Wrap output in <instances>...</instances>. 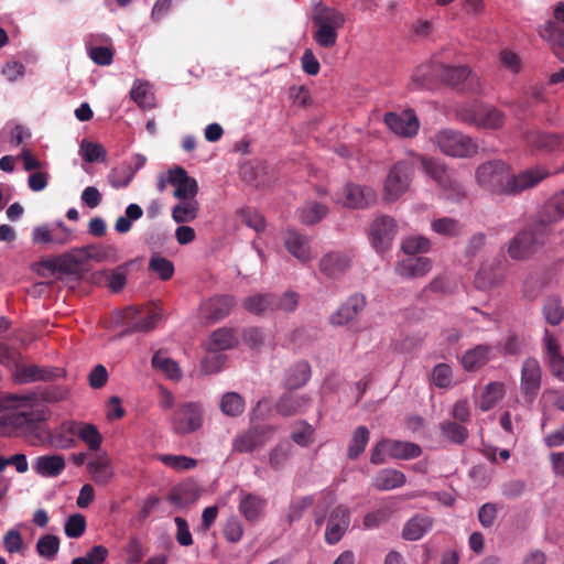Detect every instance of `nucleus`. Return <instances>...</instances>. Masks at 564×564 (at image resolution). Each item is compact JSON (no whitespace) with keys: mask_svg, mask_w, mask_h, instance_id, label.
I'll return each instance as SVG.
<instances>
[{"mask_svg":"<svg viewBox=\"0 0 564 564\" xmlns=\"http://www.w3.org/2000/svg\"><path fill=\"white\" fill-rule=\"evenodd\" d=\"M550 171L536 165L514 174L512 167L501 161L491 160L481 163L475 172L477 184L494 196H517L535 187L550 176Z\"/></svg>","mask_w":564,"mask_h":564,"instance_id":"f257e3e1","label":"nucleus"},{"mask_svg":"<svg viewBox=\"0 0 564 564\" xmlns=\"http://www.w3.org/2000/svg\"><path fill=\"white\" fill-rule=\"evenodd\" d=\"M441 82L462 91L478 93L479 79L466 66H448L438 62H431L417 67L412 75V84L415 88H433Z\"/></svg>","mask_w":564,"mask_h":564,"instance_id":"f03ea898","label":"nucleus"},{"mask_svg":"<svg viewBox=\"0 0 564 564\" xmlns=\"http://www.w3.org/2000/svg\"><path fill=\"white\" fill-rule=\"evenodd\" d=\"M36 393H0V427L35 431L40 425V416L33 411L37 404Z\"/></svg>","mask_w":564,"mask_h":564,"instance_id":"7ed1b4c3","label":"nucleus"},{"mask_svg":"<svg viewBox=\"0 0 564 564\" xmlns=\"http://www.w3.org/2000/svg\"><path fill=\"white\" fill-rule=\"evenodd\" d=\"M345 14L332 7L318 2L313 8L312 23L314 26L313 39L323 48H332L336 45L338 31L345 25Z\"/></svg>","mask_w":564,"mask_h":564,"instance_id":"20e7f679","label":"nucleus"},{"mask_svg":"<svg viewBox=\"0 0 564 564\" xmlns=\"http://www.w3.org/2000/svg\"><path fill=\"white\" fill-rule=\"evenodd\" d=\"M457 117L466 124L491 130L500 129L506 121V115L501 110L477 101L462 106Z\"/></svg>","mask_w":564,"mask_h":564,"instance_id":"39448f33","label":"nucleus"},{"mask_svg":"<svg viewBox=\"0 0 564 564\" xmlns=\"http://www.w3.org/2000/svg\"><path fill=\"white\" fill-rule=\"evenodd\" d=\"M415 172L413 161L401 160L395 162L388 171L383 186V199L386 202H395L405 194L412 183Z\"/></svg>","mask_w":564,"mask_h":564,"instance_id":"423d86ee","label":"nucleus"},{"mask_svg":"<svg viewBox=\"0 0 564 564\" xmlns=\"http://www.w3.org/2000/svg\"><path fill=\"white\" fill-rule=\"evenodd\" d=\"M434 143L443 154L453 158H470L478 151L477 143L469 135L452 129L438 131Z\"/></svg>","mask_w":564,"mask_h":564,"instance_id":"0eeeda50","label":"nucleus"},{"mask_svg":"<svg viewBox=\"0 0 564 564\" xmlns=\"http://www.w3.org/2000/svg\"><path fill=\"white\" fill-rule=\"evenodd\" d=\"M545 243V237L539 225H529L519 231L508 245V254L514 260H523L534 254Z\"/></svg>","mask_w":564,"mask_h":564,"instance_id":"6e6552de","label":"nucleus"},{"mask_svg":"<svg viewBox=\"0 0 564 564\" xmlns=\"http://www.w3.org/2000/svg\"><path fill=\"white\" fill-rule=\"evenodd\" d=\"M275 429L271 425L252 424L232 440L231 453L251 454L261 449L272 437Z\"/></svg>","mask_w":564,"mask_h":564,"instance_id":"1a4fd4ad","label":"nucleus"},{"mask_svg":"<svg viewBox=\"0 0 564 564\" xmlns=\"http://www.w3.org/2000/svg\"><path fill=\"white\" fill-rule=\"evenodd\" d=\"M554 20H549L538 29V33L550 45L553 54L564 63V2H558L553 11Z\"/></svg>","mask_w":564,"mask_h":564,"instance_id":"9d476101","label":"nucleus"},{"mask_svg":"<svg viewBox=\"0 0 564 564\" xmlns=\"http://www.w3.org/2000/svg\"><path fill=\"white\" fill-rule=\"evenodd\" d=\"M126 334L154 329L161 318L159 310L152 305L129 306L123 312Z\"/></svg>","mask_w":564,"mask_h":564,"instance_id":"9b49d317","label":"nucleus"},{"mask_svg":"<svg viewBox=\"0 0 564 564\" xmlns=\"http://www.w3.org/2000/svg\"><path fill=\"white\" fill-rule=\"evenodd\" d=\"M203 424V410L196 402L180 404L172 419V427L176 434L185 435L195 432Z\"/></svg>","mask_w":564,"mask_h":564,"instance_id":"f8f14e48","label":"nucleus"},{"mask_svg":"<svg viewBox=\"0 0 564 564\" xmlns=\"http://www.w3.org/2000/svg\"><path fill=\"white\" fill-rule=\"evenodd\" d=\"M542 383V368L540 362L528 357L521 366L520 391L527 403H533L539 395Z\"/></svg>","mask_w":564,"mask_h":564,"instance_id":"ddd939ff","label":"nucleus"},{"mask_svg":"<svg viewBox=\"0 0 564 564\" xmlns=\"http://www.w3.org/2000/svg\"><path fill=\"white\" fill-rule=\"evenodd\" d=\"M376 199V192L371 187L354 183L345 185L335 197L336 203L355 209L366 208L373 204Z\"/></svg>","mask_w":564,"mask_h":564,"instance_id":"4468645a","label":"nucleus"},{"mask_svg":"<svg viewBox=\"0 0 564 564\" xmlns=\"http://www.w3.org/2000/svg\"><path fill=\"white\" fill-rule=\"evenodd\" d=\"M397 234V224L389 216H379L370 225L369 236L372 247L378 252L390 249Z\"/></svg>","mask_w":564,"mask_h":564,"instance_id":"2eb2a0df","label":"nucleus"},{"mask_svg":"<svg viewBox=\"0 0 564 564\" xmlns=\"http://www.w3.org/2000/svg\"><path fill=\"white\" fill-rule=\"evenodd\" d=\"M63 370L59 368H46L36 365H24L20 360L12 370V378L14 382L20 384L47 381L56 377H61Z\"/></svg>","mask_w":564,"mask_h":564,"instance_id":"dca6fc26","label":"nucleus"},{"mask_svg":"<svg viewBox=\"0 0 564 564\" xmlns=\"http://www.w3.org/2000/svg\"><path fill=\"white\" fill-rule=\"evenodd\" d=\"M384 123L395 134L404 138H412L417 134L420 129L419 119L412 109L401 113L387 112Z\"/></svg>","mask_w":564,"mask_h":564,"instance_id":"f3484780","label":"nucleus"},{"mask_svg":"<svg viewBox=\"0 0 564 564\" xmlns=\"http://www.w3.org/2000/svg\"><path fill=\"white\" fill-rule=\"evenodd\" d=\"M350 524V511L348 508L339 505L335 507L327 519L325 529V541L329 545L338 543Z\"/></svg>","mask_w":564,"mask_h":564,"instance_id":"a211bd4d","label":"nucleus"},{"mask_svg":"<svg viewBox=\"0 0 564 564\" xmlns=\"http://www.w3.org/2000/svg\"><path fill=\"white\" fill-rule=\"evenodd\" d=\"M312 403L307 394L297 393L295 389H289L278 399L274 409L283 417L302 413Z\"/></svg>","mask_w":564,"mask_h":564,"instance_id":"6ab92c4d","label":"nucleus"},{"mask_svg":"<svg viewBox=\"0 0 564 564\" xmlns=\"http://www.w3.org/2000/svg\"><path fill=\"white\" fill-rule=\"evenodd\" d=\"M169 182L175 187L173 195L178 199L195 198L198 193L197 181L181 166L169 171Z\"/></svg>","mask_w":564,"mask_h":564,"instance_id":"aec40b11","label":"nucleus"},{"mask_svg":"<svg viewBox=\"0 0 564 564\" xmlns=\"http://www.w3.org/2000/svg\"><path fill=\"white\" fill-rule=\"evenodd\" d=\"M524 139L529 147L541 152L564 151L563 139L557 133L529 131L525 133Z\"/></svg>","mask_w":564,"mask_h":564,"instance_id":"412c9836","label":"nucleus"},{"mask_svg":"<svg viewBox=\"0 0 564 564\" xmlns=\"http://www.w3.org/2000/svg\"><path fill=\"white\" fill-rule=\"evenodd\" d=\"M237 301L232 295H217L203 303L204 316L210 321H219L230 314Z\"/></svg>","mask_w":564,"mask_h":564,"instance_id":"4be33fe9","label":"nucleus"},{"mask_svg":"<svg viewBox=\"0 0 564 564\" xmlns=\"http://www.w3.org/2000/svg\"><path fill=\"white\" fill-rule=\"evenodd\" d=\"M434 525V519L425 514H414L403 525L401 536L405 541H417L429 533Z\"/></svg>","mask_w":564,"mask_h":564,"instance_id":"5701e85b","label":"nucleus"},{"mask_svg":"<svg viewBox=\"0 0 564 564\" xmlns=\"http://www.w3.org/2000/svg\"><path fill=\"white\" fill-rule=\"evenodd\" d=\"M494 357V346L481 344L467 350L462 357V364L465 370L476 371L482 368Z\"/></svg>","mask_w":564,"mask_h":564,"instance_id":"b1692460","label":"nucleus"},{"mask_svg":"<svg viewBox=\"0 0 564 564\" xmlns=\"http://www.w3.org/2000/svg\"><path fill=\"white\" fill-rule=\"evenodd\" d=\"M365 305L366 301L362 295L355 294L350 296L332 315L330 323L338 326L349 323L364 310Z\"/></svg>","mask_w":564,"mask_h":564,"instance_id":"393cba45","label":"nucleus"},{"mask_svg":"<svg viewBox=\"0 0 564 564\" xmlns=\"http://www.w3.org/2000/svg\"><path fill=\"white\" fill-rule=\"evenodd\" d=\"M432 268L431 260L425 257L406 258L395 265V273L404 279H413L425 275Z\"/></svg>","mask_w":564,"mask_h":564,"instance_id":"a878e982","label":"nucleus"},{"mask_svg":"<svg viewBox=\"0 0 564 564\" xmlns=\"http://www.w3.org/2000/svg\"><path fill=\"white\" fill-rule=\"evenodd\" d=\"M283 241L286 250L301 262H307L312 259L307 237L295 230H286Z\"/></svg>","mask_w":564,"mask_h":564,"instance_id":"bb28decb","label":"nucleus"},{"mask_svg":"<svg viewBox=\"0 0 564 564\" xmlns=\"http://www.w3.org/2000/svg\"><path fill=\"white\" fill-rule=\"evenodd\" d=\"M66 467L65 459L62 455H42L33 462L34 471L42 477H57Z\"/></svg>","mask_w":564,"mask_h":564,"instance_id":"cd10ccee","label":"nucleus"},{"mask_svg":"<svg viewBox=\"0 0 564 564\" xmlns=\"http://www.w3.org/2000/svg\"><path fill=\"white\" fill-rule=\"evenodd\" d=\"M542 224H555L564 218V189L553 194L542 206L539 215Z\"/></svg>","mask_w":564,"mask_h":564,"instance_id":"c85d7f7f","label":"nucleus"},{"mask_svg":"<svg viewBox=\"0 0 564 564\" xmlns=\"http://www.w3.org/2000/svg\"><path fill=\"white\" fill-rule=\"evenodd\" d=\"M406 481L405 475L394 468L379 470L372 478L371 485L379 491H388L402 487Z\"/></svg>","mask_w":564,"mask_h":564,"instance_id":"c756f323","label":"nucleus"},{"mask_svg":"<svg viewBox=\"0 0 564 564\" xmlns=\"http://www.w3.org/2000/svg\"><path fill=\"white\" fill-rule=\"evenodd\" d=\"M350 265V258L340 252H329L319 262L321 271L328 278H337Z\"/></svg>","mask_w":564,"mask_h":564,"instance_id":"7c9ffc66","label":"nucleus"},{"mask_svg":"<svg viewBox=\"0 0 564 564\" xmlns=\"http://www.w3.org/2000/svg\"><path fill=\"white\" fill-rule=\"evenodd\" d=\"M59 273L78 274L83 271L87 262L86 251L80 248H73L69 251L58 256Z\"/></svg>","mask_w":564,"mask_h":564,"instance_id":"2f4dec72","label":"nucleus"},{"mask_svg":"<svg viewBox=\"0 0 564 564\" xmlns=\"http://www.w3.org/2000/svg\"><path fill=\"white\" fill-rule=\"evenodd\" d=\"M417 160L424 172L432 177L442 188H451L453 186L452 177L446 167L437 160L419 155Z\"/></svg>","mask_w":564,"mask_h":564,"instance_id":"473e14b6","label":"nucleus"},{"mask_svg":"<svg viewBox=\"0 0 564 564\" xmlns=\"http://www.w3.org/2000/svg\"><path fill=\"white\" fill-rule=\"evenodd\" d=\"M91 479L98 485H106L113 476L110 459L107 455H97L87 465Z\"/></svg>","mask_w":564,"mask_h":564,"instance_id":"72a5a7b5","label":"nucleus"},{"mask_svg":"<svg viewBox=\"0 0 564 564\" xmlns=\"http://www.w3.org/2000/svg\"><path fill=\"white\" fill-rule=\"evenodd\" d=\"M238 344V337L232 328L221 327L212 333L207 343L210 351H221L234 348Z\"/></svg>","mask_w":564,"mask_h":564,"instance_id":"f704fd0d","label":"nucleus"},{"mask_svg":"<svg viewBox=\"0 0 564 564\" xmlns=\"http://www.w3.org/2000/svg\"><path fill=\"white\" fill-rule=\"evenodd\" d=\"M265 506V500L252 494L242 496L239 503V511L246 520L254 522L262 516Z\"/></svg>","mask_w":564,"mask_h":564,"instance_id":"c9c22d12","label":"nucleus"},{"mask_svg":"<svg viewBox=\"0 0 564 564\" xmlns=\"http://www.w3.org/2000/svg\"><path fill=\"white\" fill-rule=\"evenodd\" d=\"M199 203L196 198L180 199L172 209V218L177 224H185L193 221L198 214Z\"/></svg>","mask_w":564,"mask_h":564,"instance_id":"e433bc0d","label":"nucleus"},{"mask_svg":"<svg viewBox=\"0 0 564 564\" xmlns=\"http://www.w3.org/2000/svg\"><path fill=\"white\" fill-rule=\"evenodd\" d=\"M152 367L163 372L169 379L178 381L182 378V371L178 364L167 357L162 350L152 356Z\"/></svg>","mask_w":564,"mask_h":564,"instance_id":"4c0bfd02","label":"nucleus"},{"mask_svg":"<svg viewBox=\"0 0 564 564\" xmlns=\"http://www.w3.org/2000/svg\"><path fill=\"white\" fill-rule=\"evenodd\" d=\"M76 433L77 423L64 422L53 432L51 443L56 448H69L74 444V436Z\"/></svg>","mask_w":564,"mask_h":564,"instance_id":"58836bf2","label":"nucleus"},{"mask_svg":"<svg viewBox=\"0 0 564 564\" xmlns=\"http://www.w3.org/2000/svg\"><path fill=\"white\" fill-rule=\"evenodd\" d=\"M311 378V366L307 361H299L292 366L286 375L285 384L289 389L303 387Z\"/></svg>","mask_w":564,"mask_h":564,"instance_id":"ea45409f","label":"nucleus"},{"mask_svg":"<svg viewBox=\"0 0 564 564\" xmlns=\"http://www.w3.org/2000/svg\"><path fill=\"white\" fill-rule=\"evenodd\" d=\"M422 454L421 447L411 442L389 440V455L395 459H412Z\"/></svg>","mask_w":564,"mask_h":564,"instance_id":"a19ab883","label":"nucleus"},{"mask_svg":"<svg viewBox=\"0 0 564 564\" xmlns=\"http://www.w3.org/2000/svg\"><path fill=\"white\" fill-rule=\"evenodd\" d=\"M219 409L223 414L237 417L245 411V400L237 392H226L220 399Z\"/></svg>","mask_w":564,"mask_h":564,"instance_id":"79ce46f5","label":"nucleus"},{"mask_svg":"<svg viewBox=\"0 0 564 564\" xmlns=\"http://www.w3.org/2000/svg\"><path fill=\"white\" fill-rule=\"evenodd\" d=\"M369 430L364 425L358 426L354 431L347 449V456L349 459L355 460L364 453L369 442Z\"/></svg>","mask_w":564,"mask_h":564,"instance_id":"37998d69","label":"nucleus"},{"mask_svg":"<svg viewBox=\"0 0 564 564\" xmlns=\"http://www.w3.org/2000/svg\"><path fill=\"white\" fill-rule=\"evenodd\" d=\"M440 431L444 438L457 445H463L468 437V430L455 421L442 422Z\"/></svg>","mask_w":564,"mask_h":564,"instance_id":"c03bdc74","label":"nucleus"},{"mask_svg":"<svg viewBox=\"0 0 564 564\" xmlns=\"http://www.w3.org/2000/svg\"><path fill=\"white\" fill-rule=\"evenodd\" d=\"M505 392V386L501 382L488 383L482 392L481 399L478 406L481 411H489L492 409L499 400L502 399Z\"/></svg>","mask_w":564,"mask_h":564,"instance_id":"a18cd8bd","label":"nucleus"},{"mask_svg":"<svg viewBox=\"0 0 564 564\" xmlns=\"http://www.w3.org/2000/svg\"><path fill=\"white\" fill-rule=\"evenodd\" d=\"M293 446L284 441L276 444L269 453L268 463L274 470L282 469L292 455Z\"/></svg>","mask_w":564,"mask_h":564,"instance_id":"49530a36","label":"nucleus"},{"mask_svg":"<svg viewBox=\"0 0 564 564\" xmlns=\"http://www.w3.org/2000/svg\"><path fill=\"white\" fill-rule=\"evenodd\" d=\"M59 538L54 534L42 535L35 545L37 554L47 560L53 561L59 551Z\"/></svg>","mask_w":564,"mask_h":564,"instance_id":"de8ad7c7","label":"nucleus"},{"mask_svg":"<svg viewBox=\"0 0 564 564\" xmlns=\"http://www.w3.org/2000/svg\"><path fill=\"white\" fill-rule=\"evenodd\" d=\"M245 308L253 314H262L267 311H274L273 294H258L249 296L243 302Z\"/></svg>","mask_w":564,"mask_h":564,"instance_id":"09e8293b","label":"nucleus"},{"mask_svg":"<svg viewBox=\"0 0 564 564\" xmlns=\"http://www.w3.org/2000/svg\"><path fill=\"white\" fill-rule=\"evenodd\" d=\"M328 213L326 205L310 202L306 203L300 210V219L305 225H314L321 221Z\"/></svg>","mask_w":564,"mask_h":564,"instance_id":"8fccbe9b","label":"nucleus"},{"mask_svg":"<svg viewBox=\"0 0 564 564\" xmlns=\"http://www.w3.org/2000/svg\"><path fill=\"white\" fill-rule=\"evenodd\" d=\"M149 270L155 273L161 280L167 281L174 274V264L167 258L154 254L150 258Z\"/></svg>","mask_w":564,"mask_h":564,"instance_id":"3c124183","label":"nucleus"},{"mask_svg":"<svg viewBox=\"0 0 564 564\" xmlns=\"http://www.w3.org/2000/svg\"><path fill=\"white\" fill-rule=\"evenodd\" d=\"M160 462H162L165 466L176 470L184 471L194 469L198 462L195 458L184 456V455H161L159 457Z\"/></svg>","mask_w":564,"mask_h":564,"instance_id":"603ef678","label":"nucleus"},{"mask_svg":"<svg viewBox=\"0 0 564 564\" xmlns=\"http://www.w3.org/2000/svg\"><path fill=\"white\" fill-rule=\"evenodd\" d=\"M432 229L442 236L454 238L462 234V225L449 217L438 218L432 221Z\"/></svg>","mask_w":564,"mask_h":564,"instance_id":"864d4df0","label":"nucleus"},{"mask_svg":"<svg viewBox=\"0 0 564 564\" xmlns=\"http://www.w3.org/2000/svg\"><path fill=\"white\" fill-rule=\"evenodd\" d=\"M314 429L306 421L294 423L291 438L294 443L302 447H306L313 443Z\"/></svg>","mask_w":564,"mask_h":564,"instance_id":"5fc2aeb1","label":"nucleus"},{"mask_svg":"<svg viewBox=\"0 0 564 564\" xmlns=\"http://www.w3.org/2000/svg\"><path fill=\"white\" fill-rule=\"evenodd\" d=\"M83 442H85L89 449L97 451L102 442L101 434L98 432L97 427L93 424H77V433H76Z\"/></svg>","mask_w":564,"mask_h":564,"instance_id":"6e6d98bb","label":"nucleus"},{"mask_svg":"<svg viewBox=\"0 0 564 564\" xmlns=\"http://www.w3.org/2000/svg\"><path fill=\"white\" fill-rule=\"evenodd\" d=\"M86 525L85 516L82 513H74L66 519L64 532L70 539H78L85 533Z\"/></svg>","mask_w":564,"mask_h":564,"instance_id":"4d7b16f0","label":"nucleus"},{"mask_svg":"<svg viewBox=\"0 0 564 564\" xmlns=\"http://www.w3.org/2000/svg\"><path fill=\"white\" fill-rule=\"evenodd\" d=\"M109 555L104 545H94L84 556L75 557L70 564H102Z\"/></svg>","mask_w":564,"mask_h":564,"instance_id":"13d9d810","label":"nucleus"},{"mask_svg":"<svg viewBox=\"0 0 564 564\" xmlns=\"http://www.w3.org/2000/svg\"><path fill=\"white\" fill-rule=\"evenodd\" d=\"M130 96L141 108L150 109L154 106L153 96L150 93L148 83L135 84L130 91Z\"/></svg>","mask_w":564,"mask_h":564,"instance_id":"bf43d9fd","label":"nucleus"},{"mask_svg":"<svg viewBox=\"0 0 564 564\" xmlns=\"http://www.w3.org/2000/svg\"><path fill=\"white\" fill-rule=\"evenodd\" d=\"M543 314L549 324L558 325L564 316L561 301L556 297L547 299L543 306Z\"/></svg>","mask_w":564,"mask_h":564,"instance_id":"052dcab7","label":"nucleus"},{"mask_svg":"<svg viewBox=\"0 0 564 564\" xmlns=\"http://www.w3.org/2000/svg\"><path fill=\"white\" fill-rule=\"evenodd\" d=\"M102 274L106 278L107 286L115 293L121 291L127 283V269L124 265L105 271Z\"/></svg>","mask_w":564,"mask_h":564,"instance_id":"680f3d73","label":"nucleus"},{"mask_svg":"<svg viewBox=\"0 0 564 564\" xmlns=\"http://www.w3.org/2000/svg\"><path fill=\"white\" fill-rule=\"evenodd\" d=\"M430 240L423 236H411L402 241L401 248L406 254H416L429 251Z\"/></svg>","mask_w":564,"mask_h":564,"instance_id":"e2e57ef3","label":"nucleus"},{"mask_svg":"<svg viewBox=\"0 0 564 564\" xmlns=\"http://www.w3.org/2000/svg\"><path fill=\"white\" fill-rule=\"evenodd\" d=\"M80 151L83 152V158L89 163L104 162L107 156V152L100 143L90 141L84 140L80 144Z\"/></svg>","mask_w":564,"mask_h":564,"instance_id":"0e129e2a","label":"nucleus"},{"mask_svg":"<svg viewBox=\"0 0 564 564\" xmlns=\"http://www.w3.org/2000/svg\"><path fill=\"white\" fill-rule=\"evenodd\" d=\"M500 280V273L491 268L482 267L476 273L475 284L478 289H487L498 284Z\"/></svg>","mask_w":564,"mask_h":564,"instance_id":"69168bd1","label":"nucleus"},{"mask_svg":"<svg viewBox=\"0 0 564 564\" xmlns=\"http://www.w3.org/2000/svg\"><path fill=\"white\" fill-rule=\"evenodd\" d=\"M453 372L447 364H438L433 368L432 382L438 388H448L452 384Z\"/></svg>","mask_w":564,"mask_h":564,"instance_id":"338daca9","label":"nucleus"},{"mask_svg":"<svg viewBox=\"0 0 564 564\" xmlns=\"http://www.w3.org/2000/svg\"><path fill=\"white\" fill-rule=\"evenodd\" d=\"M522 99L528 106L546 101L545 87L540 84L530 85L522 91Z\"/></svg>","mask_w":564,"mask_h":564,"instance_id":"774afa93","label":"nucleus"}]
</instances>
